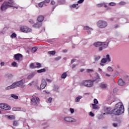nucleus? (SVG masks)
<instances>
[{"label": "nucleus", "mask_w": 129, "mask_h": 129, "mask_svg": "<svg viewBox=\"0 0 129 129\" xmlns=\"http://www.w3.org/2000/svg\"><path fill=\"white\" fill-rule=\"evenodd\" d=\"M124 112V107L122 102H118L115 104L114 109L112 110L110 113L115 115H120Z\"/></svg>", "instance_id": "1"}, {"label": "nucleus", "mask_w": 129, "mask_h": 129, "mask_svg": "<svg viewBox=\"0 0 129 129\" xmlns=\"http://www.w3.org/2000/svg\"><path fill=\"white\" fill-rule=\"evenodd\" d=\"M25 79H22L21 81H18L17 82L14 83L12 85L6 88V90H10V89H13L17 87H21L23 86V84H25Z\"/></svg>", "instance_id": "2"}, {"label": "nucleus", "mask_w": 129, "mask_h": 129, "mask_svg": "<svg viewBox=\"0 0 129 129\" xmlns=\"http://www.w3.org/2000/svg\"><path fill=\"white\" fill-rule=\"evenodd\" d=\"M9 2H5L4 4H3L1 7V11H6L9 8H13L14 7V5L15 3H14V1L13 0H9Z\"/></svg>", "instance_id": "3"}, {"label": "nucleus", "mask_w": 129, "mask_h": 129, "mask_svg": "<svg viewBox=\"0 0 129 129\" xmlns=\"http://www.w3.org/2000/svg\"><path fill=\"white\" fill-rule=\"evenodd\" d=\"M94 80H86L83 81L80 84V86H85L86 87H92L94 83Z\"/></svg>", "instance_id": "4"}, {"label": "nucleus", "mask_w": 129, "mask_h": 129, "mask_svg": "<svg viewBox=\"0 0 129 129\" xmlns=\"http://www.w3.org/2000/svg\"><path fill=\"white\" fill-rule=\"evenodd\" d=\"M97 25L100 29H104L107 26V23L105 21H99L97 22Z\"/></svg>", "instance_id": "5"}, {"label": "nucleus", "mask_w": 129, "mask_h": 129, "mask_svg": "<svg viewBox=\"0 0 129 129\" xmlns=\"http://www.w3.org/2000/svg\"><path fill=\"white\" fill-rule=\"evenodd\" d=\"M20 30L21 32H23L24 33H29V32H30V29L27 26H21L20 27Z\"/></svg>", "instance_id": "6"}, {"label": "nucleus", "mask_w": 129, "mask_h": 129, "mask_svg": "<svg viewBox=\"0 0 129 129\" xmlns=\"http://www.w3.org/2000/svg\"><path fill=\"white\" fill-rule=\"evenodd\" d=\"M46 86H47V82H46L45 79H43L41 81L40 89H44Z\"/></svg>", "instance_id": "7"}, {"label": "nucleus", "mask_w": 129, "mask_h": 129, "mask_svg": "<svg viewBox=\"0 0 129 129\" xmlns=\"http://www.w3.org/2000/svg\"><path fill=\"white\" fill-rule=\"evenodd\" d=\"M64 120L68 122H75L76 120L74 118H73L71 117H66L64 118Z\"/></svg>", "instance_id": "8"}, {"label": "nucleus", "mask_w": 129, "mask_h": 129, "mask_svg": "<svg viewBox=\"0 0 129 129\" xmlns=\"http://www.w3.org/2000/svg\"><path fill=\"white\" fill-rule=\"evenodd\" d=\"M84 30H86V31L88 30V34L89 35L91 34V31H93V29L92 28L89 27V26H84Z\"/></svg>", "instance_id": "9"}, {"label": "nucleus", "mask_w": 129, "mask_h": 129, "mask_svg": "<svg viewBox=\"0 0 129 129\" xmlns=\"http://www.w3.org/2000/svg\"><path fill=\"white\" fill-rule=\"evenodd\" d=\"M14 57L16 60H17V61H20V60H21V58H23V55H22L21 53H17L14 55Z\"/></svg>", "instance_id": "10"}, {"label": "nucleus", "mask_w": 129, "mask_h": 129, "mask_svg": "<svg viewBox=\"0 0 129 129\" xmlns=\"http://www.w3.org/2000/svg\"><path fill=\"white\" fill-rule=\"evenodd\" d=\"M42 26V22H37L36 23L33 25L32 27L33 28H41Z\"/></svg>", "instance_id": "11"}, {"label": "nucleus", "mask_w": 129, "mask_h": 129, "mask_svg": "<svg viewBox=\"0 0 129 129\" xmlns=\"http://www.w3.org/2000/svg\"><path fill=\"white\" fill-rule=\"evenodd\" d=\"M118 84L120 86H124V85H125V82L122 80L121 79H119L118 81Z\"/></svg>", "instance_id": "12"}, {"label": "nucleus", "mask_w": 129, "mask_h": 129, "mask_svg": "<svg viewBox=\"0 0 129 129\" xmlns=\"http://www.w3.org/2000/svg\"><path fill=\"white\" fill-rule=\"evenodd\" d=\"M31 103L32 105H34V106H38V103L36 101L35 98H32L31 99Z\"/></svg>", "instance_id": "13"}, {"label": "nucleus", "mask_w": 129, "mask_h": 129, "mask_svg": "<svg viewBox=\"0 0 129 129\" xmlns=\"http://www.w3.org/2000/svg\"><path fill=\"white\" fill-rule=\"evenodd\" d=\"M106 113H104L103 114H112V110L110 111V108H107L105 110Z\"/></svg>", "instance_id": "14"}, {"label": "nucleus", "mask_w": 129, "mask_h": 129, "mask_svg": "<svg viewBox=\"0 0 129 129\" xmlns=\"http://www.w3.org/2000/svg\"><path fill=\"white\" fill-rule=\"evenodd\" d=\"M37 21L39 22V23H42V21H44V16H39L37 18Z\"/></svg>", "instance_id": "15"}, {"label": "nucleus", "mask_w": 129, "mask_h": 129, "mask_svg": "<svg viewBox=\"0 0 129 129\" xmlns=\"http://www.w3.org/2000/svg\"><path fill=\"white\" fill-rule=\"evenodd\" d=\"M102 42H97L94 43V45L95 46V47H100V46H102Z\"/></svg>", "instance_id": "16"}, {"label": "nucleus", "mask_w": 129, "mask_h": 129, "mask_svg": "<svg viewBox=\"0 0 129 129\" xmlns=\"http://www.w3.org/2000/svg\"><path fill=\"white\" fill-rule=\"evenodd\" d=\"M108 42H102V46L103 47V49H106L108 47Z\"/></svg>", "instance_id": "17"}, {"label": "nucleus", "mask_w": 129, "mask_h": 129, "mask_svg": "<svg viewBox=\"0 0 129 129\" xmlns=\"http://www.w3.org/2000/svg\"><path fill=\"white\" fill-rule=\"evenodd\" d=\"M100 88H102V89H105V88H106V87H107V84L101 83L100 85Z\"/></svg>", "instance_id": "18"}, {"label": "nucleus", "mask_w": 129, "mask_h": 129, "mask_svg": "<svg viewBox=\"0 0 129 129\" xmlns=\"http://www.w3.org/2000/svg\"><path fill=\"white\" fill-rule=\"evenodd\" d=\"M107 61L106 60V58H103L101 60V63H100V65L101 66H104V64H103L102 63H106Z\"/></svg>", "instance_id": "19"}, {"label": "nucleus", "mask_w": 129, "mask_h": 129, "mask_svg": "<svg viewBox=\"0 0 129 129\" xmlns=\"http://www.w3.org/2000/svg\"><path fill=\"white\" fill-rule=\"evenodd\" d=\"M8 118L10 119V120H13V119H16V117L14 115H11L8 116Z\"/></svg>", "instance_id": "20"}, {"label": "nucleus", "mask_w": 129, "mask_h": 129, "mask_svg": "<svg viewBox=\"0 0 129 129\" xmlns=\"http://www.w3.org/2000/svg\"><path fill=\"white\" fill-rule=\"evenodd\" d=\"M92 107L93 109H98L99 108L98 105H97V104H92Z\"/></svg>", "instance_id": "21"}, {"label": "nucleus", "mask_w": 129, "mask_h": 129, "mask_svg": "<svg viewBox=\"0 0 129 129\" xmlns=\"http://www.w3.org/2000/svg\"><path fill=\"white\" fill-rule=\"evenodd\" d=\"M4 109H5V110H10L11 109V106L5 104L4 105Z\"/></svg>", "instance_id": "22"}, {"label": "nucleus", "mask_w": 129, "mask_h": 129, "mask_svg": "<svg viewBox=\"0 0 129 129\" xmlns=\"http://www.w3.org/2000/svg\"><path fill=\"white\" fill-rule=\"evenodd\" d=\"M67 77V73L66 72L63 73L61 76V78H62V79H65V78H66Z\"/></svg>", "instance_id": "23"}, {"label": "nucleus", "mask_w": 129, "mask_h": 129, "mask_svg": "<svg viewBox=\"0 0 129 129\" xmlns=\"http://www.w3.org/2000/svg\"><path fill=\"white\" fill-rule=\"evenodd\" d=\"M34 76H35V73H32L30 75L28 76L27 79H31V78H33Z\"/></svg>", "instance_id": "24"}, {"label": "nucleus", "mask_w": 129, "mask_h": 129, "mask_svg": "<svg viewBox=\"0 0 129 129\" xmlns=\"http://www.w3.org/2000/svg\"><path fill=\"white\" fill-rule=\"evenodd\" d=\"M48 53L49 54V55H55L56 54V51H55V50H53V51H49Z\"/></svg>", "instance_id": "25"}, {"label": "nucleus", "mask_w": 129, "mask_h": 129, "mask_svg": "<svg viewBox=\"0 0 129 129\" xmlns=\"http://www.w3.org/2000/svg\"><path fill=\"white\" fill-rule=\"evenodd\" d=\"M43 72H46V69H42L41 70H37V73H42Z\"/></svg>", "instance_id": "26"}, {"label": "nucleus", "mask_w": 129, "mask_h": 129, "mask_svg": "<svg viewBox=\"0 0 129 129\" xmlns=\"http://www.w3.org/2000/svg\"><path fill=\"white\" fill-rule=\"evenodd\" d=\"M82 98V96H79L77 97L76 99H75V102H79V101H80V99Z\"/></svg>", "instance_id": "27"}, {"label": "nucleus", "mask_w": 129, "mask_h": 129, "mask_svg": "<svg viewBox=\"0 0 129 129\" xmlns=\"http://www.w3.org/2000/svg\"><path fill=\"white\" fill-rule=\"evenodd\" d=\"M106 57V60L107 61V62H110L111 59H110V57H110L109 54H107Z\"/></svg>", "instance_id": "28"}, {"label": "nucleus", "mask_w": 129, "mask_h": 129, "mask_svg": "<svg viewBox=\"0 0 129 129\" xmlns=\"http://www.w3.org/2000/svg\"><path fill=\"white\" fill-rule=\"evenodd\" d=\"M30 67L31 69H34V68H37V67L35 66V64H34V63H31L30 64Z\"/></svg>", "instance_id": "29"}, {"label": "nucleus", "mask_w": 129, "mask_h": 129, "mask_svg": "<svg viewBox=\"0 0 129 129\" xmlns=\"http://www.w3.org/2000/svg\"><path fill=\"white\" fill-rule=\"evenodd\" d=\"M11 96L13 97V98H14V99H19V97L15 94H12Z\"/></svg>", "instance_id": "30"}, {"label": "nucleus", "mask_w": 129, "mask_h": 129, "mask_svg": "<svg viewBox=\"0 0 129 129\" xmlns=\"http://www.w3.org/2000/svg\"><path fill=\"white\" fill-rule=\"evenodd\" d=\"M45 4V2H42L38 4V6L39 8H43V6H44V4Z\"/></svg>", "instance_id": "31"}, {"label": "nucleus", "mask_w": 129, "mask_h": 129, "mask_svg": "<svg viewBox=\"0 0 129 129\" xmlns=\"http://www.w3.org/2000/svg\"><path fill=\"white\" fill-rule=\"evenodd\" d=\"M107 70H108V71H109V72H113V69L111 67H108L107 68Z\"/></svg>", "instance_id": "32"}, {"label": "nucleus", "mask_w": 129, "mask_h": 129, "mask_svg": "<svg viewBox=\"0 0 129 129\" xmlns=\"http://www.w3.org/2000/svg\"><path fill=\"white\" fill-rule=\"evenodd\" d=\"M19 124V123H18V121H13V125L14 126H18V125Z\"/></svg>", "instance_id": "33"}, {"label": "nucleus", "mask_w": 129, "mask_h": 129, "mask_svg": "<svg viewBox=\"0 0 129 129\" xmlns=\"http://www.w3.org/2000/svg\"><path fill=\"white\" fill-rule=\"evenodd\" d=\"M36 65L37 66H35L36 68H41V67H42V66L41 65L40 63L36 62Z\"/></svg>", "instance_id": "34"}, {"label": "nucleus", "mask_w": 129, "mask_h": 129, "mask_svg": "<svg viewBox=\"0 0 129 129\" xmlns=\"http://www.w3.org/2000/svg\"><path fill=\"white\" fill-rule=\"evenodd\" d=\"M6 77H7L8 78H13V75H12L11 74H8L7 75H6Z\"/></svg>", "instance_id": "35"}, {"label": "nucleus", "mask_w": 129, "mask_h": 129, "mask_svg": "<svg viewBox=\"0 0 129 129\" xmlns=\"http://www.w3.org/2000/svg\"><path fill=\"white\" fill-rule=\"evenodd\" d=\"M94 71L92 69H87L86 72L87 73H91V72H93Z\"/></svg>", "instance_id": "36"}, {"label": "nucleus", "mask_w": 129, "mask_h": 129, "mask_svg": "<svg viewBox=\"0 0 129 129\" xmlns=\"http://www.w3.org/2000/svg\"><path fill=\"white\" fill-rule=\"evenodd\" d=\"M32 53H35V52H37V47H34L32 48Z\"/></svg>", "instance_id": "37"}, {"label": "nucleus", "mask_w": 129, "mask_h": 129, "mask_svg": "<svg viewBox=\"0 0 129 129\" xmlns=\"http://www.w3.org/2000/svg\"><path fill=\"white\" fill-rule=\"evenodd\" d=\"M104 6V4H99L96 5L97 8H101L102 7H103Z\"/></svg>", "instance_id": "38"}, {"label": "nucleus", "mask_w": 129, "mask_h": 129, "mask_svg": "<svg viewBox=\"0 0 129 129\" xmlns=\"http://www.w3.org/2000/svg\"><path fill=\"white\" fill-rule=\"evenodd\" d=\"M11 38H17V34L15 33H13L11 35Z\"/></svg>", "instance_id": "39"}, {"label": "nucleus", "mask_w": 129, "mask_h": 129, "mask_svg": "<svg viewBox=\"0 0 129 129\" xmlns=\"http://www.w3.org/2000/svg\"><path fill=\"white\" fill-rule=\"evenodd\" d=\"M12 66H14V67H18V66L17 65V62L16 61H14L12 63Z\"/></svg>", "instance_id": "40"}, {"label": "nucleus", "mask_w": 129, "mask_h": 129, "mask_svg": "<svg viewBox=\"0 0 129 129\" xmlns=\"http://www.w3.org/2000/svg\"><path fill=\"white\" fill-rule=\"evenodd\" d=\"M109 5L111 6V7H114V6L116 5V4L113 2H111L109 4Z\"/></svg>", "instance_id": "41"}, {"label": "nucleus", "mask_w": 129, "mask_h": 129, "mask_svg": "<svg viewBox=\"0 0 129 129\" xmlns=\"http://www.w3.org/2000/svg\"><path fill=\"white\" fill-rule=\"evenodd\" d=\"M5 104L4 103L0 104V108L4 109V107H5Z\"/></svg>", "instance_id": "42"}, {"label": "nucleus", "mask_w": 129, "mask_h": 129, "mask_svg": "<svg viewBox=\"0 0 129 129\" xmlns=\"http://www.w3.org/2000/svg\"><path fill=\"white\" fill-rule=\"evenodd\" d=\"M100 59V57L99 56H96L95 58V61H98Z\"/></svg>", "instance_id": "43"}, {"label": "nucleus", "mask_w": 129, "mask_h": 129, "mask_svg": "<svg viewBox=\"0 0 129 129\" xmlns=\"http://www.w3.org/2000/svg\"><path fill=\"white\" fill-rule=\"evenodd\" d=\"M94 104H98V101L96 99H94Z\"/></svg>", "instance_id": "44"}, {"label": "nucleus", "mask_w": 129, "mask_h": 129, "mask_svg": "<svg viewBox=\"0 0 129 129\" xmlns=\"http://www.w3.org/2000/svg\"><path fill=\"white\" fill-rule=\"evenodd\" d=\"M119 5L120 6H124V5H125V3L124 2H121L119 3Z\"/></svg>", "instance_id": "45"}, {"label": "nucleus", "mask_w": 129, "mask_h": 129, "mask_svg": "<svg viewBox=\"0 0 129 129\" xmlns=\"http://www.w3.org/2000/svg\"><path fill=\"white\" fill-rule=\"evenodd\" d=\"M29 23L31 24V25H34V24H35V22H34V20H30Z\"/></svg>", "instance_id": "46"}, {"label": "nucleus", "mask_w": 129, "mask_h": 129, "mask_svg": "<svg viewBox=\"0 0 129 129\" xmlns=\"http://www.w3.org/2000/svg\"><path fill=\"white\" fill-rule=\"evenodd\" d=\"M60 59H61V56H58V57H56L54 60L55 61H59V60H60Z\"/></svg>", "instance_id": "47"}, {"label": "nucleus", "mask_w": 129, "mask_h": 129, "mask_svg": "<svg viewBox=\"0 0 129 129\" xmlns=\"http://www.w3.org/2000/svg\"><path fill=\"white\" fill-rule=\"evenodd\" d=\"M12 109H13V110L14 111H18V110H20V108L14 107V108H13Z\"/></svg>", "instance_id": "48"}, {"label": "nucleus", "mask_w": 129, "mask_h": 129, "mask_svg": "<svg viewBox=\"0 0 129 129\" xmlns=\"http://www.w3.org/2000/svg\"><path fill=\"white\" fill-rule=\"evenodd\" d=\"M77 6H78V4H73L72 6V8H73L74 9H75V8H76V7H77Z\"/></svg>", "instance_id": "49"}, {"label": "nucleus", "mask_w": 129, "mask_h": 129, "mask_svg": "<svg viewBox=\"0 0 129 129\" xmlns=\"http://www.w3.org/2000/svg\"><path fill=\"white\" fill-rule=\"evenodd\" d=\"M84 2V0H79L78 1V4H82Z\"/></svg>", "instance_id": "50"}, {"label": "nucleus", "mask_w": 129, "mask_h": 129, "mask_svg": "<svg viewBox=\"0 0 129 129\" xmlns=\"http://www.w3.org/2000/svg\"><path fill=\"white\" fill-rule=\"evenodd\" d=\"M52 99L51 97H50L48 99V102H49V103H51L52 102Z\"/></svg>", "instance_id": "51"}, {"label": "nucleus", "mask_w": 129, "mask_h": 129, "mask_svg": "<svg viewBox=\"0 0 129 129\" xmlns=\"http://www.w3.org/2000/svg\"><path fill=\"white\" fill-rule=\"evenodd\" d=\"M90 116H91L92 117L94 116V114L92 112H90Z\"/></svg>", "instance_id": "52"}, {"label": "nucleus", "mask_w": 129, "mask_h": 129, "mask_svg": "<svg viewBox=\"0 0 129 129\" xmlns=\"http://www.w3.org/2000/svg\"><path fill=\"white\" fill-rule=\"evenodd\" d=\"M102 50H103V47L101 46V47H99V48H98L99 51H102Z\"/></svg>", "instance_id": "53"}, {"label": "nucleus", "mask_w": 129, "mask_h": 129, "mask_svg": "<svg viewBox=\"0 0 129 129\" xmlns=\"http://www.w3.org/2000/svg\"><path fill=\"white\" fill-rule=\"evenodd\" d=\"M50 0H45L44 1V4L46 3V4H49V3H50Z\"/></svg>", "instance_id": "54"}, {"label": "nucleus", "mask_w": 129, "mask_h": 129, "mask_svg": "<svg viewBox=\"0 0 129 129\" xmlns=\"http://www.w3.org/2000/svg\"><path fill=\"white\" fill-rule=\"evenodd\" d=\"M112 125H113V126H114V127H116V126H117V124L116 123H113L112 124Z\"/></svg>", "instance_id": "55"}, {"label": "nucleus", "mask_w": 129, "mask_h": 129, "mask_svg": "<svg viewBox=\"0 0 129 129\" xmlns=\"http://www.w3.org/2000/svg\"><path fill=\"white\" fill-rule=\"evenodd\" d=\"M70 111L71 113H73L74 112V109L70 108Z\"/></svg>", "instance_id": "56"}, {"label": "nucleus", "mask_w": 129, "mask_h": 129, "mask_svg": "<svg viewBox=\"0 0 129 129\" xmlns=\"http://www.w3.org/2000/svg\"><path fill=\"white\" fill-rule=\"evenodd\" d=\"M36 99L37 101V103H39V102H40V99L39 98V97H36Z\"/></svg>", "instance_id": "57"}, {"label": "nucleus", "mask_w": 129, "mask_h": 129, "mask_svg": "<svg viewBox=\"0 0 129 129\" xmlns=\"http://www.w3.org/2000/svg\"><path fill=\"white\" fill-rule=\"evenodd\" d=\"M75 61H76V59H73L71 61V63L73 64V63H74V62H75Z\"/></svg>", "instance_id": "58"}, {"label": "nucleus", "mask_w": 129, "mask_h": 129, "mask_svg": "<svg viewBox=\"0 0 129 129\" xmlns=\"http://www.w3.org/2000/svg\"><path fill=\"white\" fill-rule=\"evenodd\" d=\"M46 81H47V82H52V80L49 79H46Z\"/></svg>", "instance_id": "59"}, {"label": "nucleus", "mask_w": 129, "mask_h": 129, "mask_svg": "<svg viewBox=\"0 0 129 129\" xmlns=\"http://www.w3.org/2000/svg\"><path fill=\"white\" fill-rule=\"evenodd\" d=\"M75 67H76V64H73L72 65V69H74V68H75Z\"/></svg>", "instance_id": "60"}, {"label": "nucleus", "mask_w": 129, "mask_h": 129, "mask_svg": "<svg viewBox=\"0 0 129 129\" xmlns=\"http://www.w3.org/2000/svg\"><path fill=\"white\" fill-rule=\"evenodd\" d=\"M51 5H55V2H54V1H51Z\"/></svg>", "instance_id": "61"}, {"label": "nucleus", "mask_w": 129, "mask_h": 129, "mask_svg": "<svg viewBox=\"0 0 129 129\" xmlns=\"http://www.w3.org/2000/svg\"><path fill=\"white\" fill-rule=\"evenodd\" d=\"M1 65L2 66H4L5 65V62H2L1 63Z\"/></svg>", "instance_id": "62"}, {"label": "nucleus", "mask_w": 129, "mask_h": 129, "mask_svg": "<svg viewBox=\"0 0 129 129\" xmlns=\"http://www.w3.org/2000/svg\"><path fill=\"white\" fill-rule=\"evenodd\" d=\"M106 76H107V77H110V75H109L108 74H106Z\"/></svg>", "instance_id": "63"}, {"label": "nucleus", "mask_w": 129, "mask_h": 129, "mask_svg": "<svg viewBox=\"0 0 129 129\" xmlns=\"http://www.w3.org/2000/svg\"><path fill=\"white\" fill-rule=\"evenodd\" d=\"M67 52V49H64L63 50V53H66Z\"/></svg>", "instance_id": "64"}]
</instances>
